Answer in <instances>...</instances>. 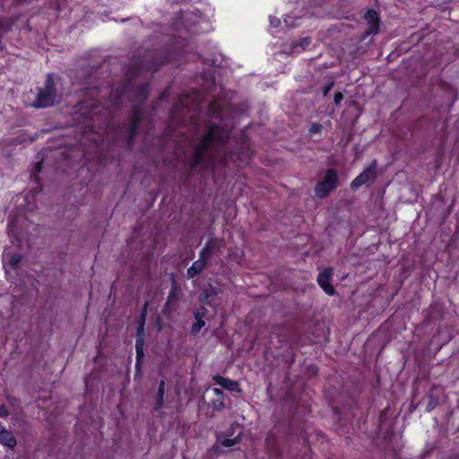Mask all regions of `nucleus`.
<instances>
[{"label": "nucleus", "instance_id": "obj_4", "mask_svg": "<svg viewBox=\"0 0 459 459\" xmlns=\"http://www.w3.org/2000/svg\"><path fill=\"white\" fill-rule=\"evenodd\" d=\"M127 246L133 249V238L127 241ZM153 247L152 248L148 247L146 249L143 247H141L140 252L131 250L130 271L133 277L139 276L143 280L150 277L151 264L153 257Z\"/></svg>", "mask_w": 459, "mask_h": 459}, {"label": "nucleus", "instance_id": "obj_24", "mask_svg": "<svg viewBox=\"0 0 459 459\" xmlns=\"http://www.w3.org/2000/svg\"><path fill=\"white\" fill-rule=\"evenodd\" d=\"M334 84H335L334 79L331 78V80L324 85V87L322 89V93H323L324 97H326L329 94V92L333 88Z\"/></svg>", "mask_w": 459, "mask_h": 459}, {"label": "nucleus", "instance_id": "obj_23", "mask_svg": "<svg viewBox=\"0 0 459 459\" xmlns=\"http://www.w3.org/2000/svg\"><path fill=\"white\" fill-rule=\"evenodd\" d=\"M428 403L426 405V411H433L438 404L439 401L437 396H435L432 393H429L428 395Z\"/></svg>", "mask_w": 459, "mask_h": 459}, {"label": "nucleus", "instance_id": "obj_8", "mask_svg": "<svg viewBox=\"0 0 459 459\" xmlns=\"http://www.w3.org/2000/svg\"><path fill=\"white\" fill-rule=\"evenodd\" d=\"M362 18L366 22L368 29L363 32L361 40H366L369 36H375L380 32L381 19L378 12L368 8L364 13Z\"/></svg>", "mask_w": 459, "mask_h": 459}, {"label": "nucleus", "instance_id": "obj_31", "mask_svg": "<svg viewBox=\"0 0 459 459\" xmlns=\"http://www.w3.org/2000/svg\"><path fill=\"white\" fill-rule=\"evenodd\" d=\"M9 415V410L5 404L0 405V417L6 418Z\"/></svg>", "mask_w": 459, "mask_h": 459}, {"label": "nucleus", "instance_id": "obj_20", "mask_svg": "<svg viewBox=\"0 0 459 459\" xmlns=\"http://www.w3.org/2000/svg\"><path fill=\"white\" fill-rule=\"evenodd\" d=\"M241 442V433L238 434L237 437H235L234 438H224L221 441V446H224V447H232L234 446L235 445H238Z\"/></svg>", "mask_w": 459, "mask_h": 459}, {"label": "nucleus", "instance_id": "obj_40", "mask_svg": "<svg viewBox=\"0 0 459 459\" xmlns=\"http://www.w3.org/2000/svg\"><path fill=\"white\" fill-rule=\"evenodd\" d=\"M319 342H320V341H319L318 339H316V338H315V339H313V340H312V342H315V343Z\"/></svg>", "mask_w": 459, "mask_h": 459}, {"label": "nucleus", "instance_id": "obj_39", "mask_svg": "<svg viewBox=\"0 0 459 459\" xmlns=\"http://www.w3.org/2000/svg\"><path fill=\"white\" fill-rule=\"evenodd\" d=\"M164 98H165V92H162V93L160 95L159 100H162Z\"/></svg>", "mask_w": 459, "mask_h": 459}, {"label": "nucleus", "instance_id": "obj_30", "mask_svg": "<svg viewBox=\"0 0 459 459\" xmlns=\"http://www.w3.org/2000/svg\"><path fill=\"white\" fill-rule=\"evenodd\" d=\"M343 100V94L341 91H335L333 96V101L335 105H339Z\"/></svg>", "mask_w": 459, "mask_h": 459}, {"label": "nucleus", "instance_id": "obj_25", "mask_svg": "<svg viewBox=\"0 0 459 459\" xmlns=\"http://www.w3.org/2000/svg\"><path fill=\"white\" fill-rule=\"evenodd\" d=\"M208 314V309L204 306H201L195 313L194 317L204 319Z\"/></svg>", "mask_w": 459, "mask_h": 459}, {"label": "nucleus", "instance_id": "obj_34", "mask_svg": "<svg viewBox=\"0 0 459 459\" xmlns=\"http://www.w3.org/2000/svg\"><path fill=\"white\" fill-rule=\"evenodd\" d=\"M34 169L37 173L40 172L42 169V161L37 162L34 166Z\"/></svg>", "mask_w": 459, "mask_h": 459}, {"label": "nucleus", "instance_id": "obj_10", "mask_svg": "<svg viewBox=\"0 0 459 459\" xmlns=\"http://www.w3.org/2000/svg\"><path fill=\"white\" fill-rule=\"evenodd\" d=\"M376 178V161H373L368 168H366L351 181V190L356 191L364 184L370 181H374Z\"/></svg>", "mask_w": 459, "mask_h": 459}, {"label": "nucleus", "instance_id": "obj_19", "mask_svg": "<svg viewBox=\"0 0 459 459\" xmlns=\"http://www.w3.org/2000/svg\"><path fill=\"white\" fill-rule=\"evenodd\" d=\"M311 44V38L304 37L298 41H295L291 44V51L296 52L297 48H299L302 50L307 49Z\"/></svg>", "mask_w": 459, "mask_h": 459}, {"label": "nucleus", "instance_id": "obj_38", "mask_svg": "<svg viewBox=\"0 0 459 459\" xmlns=\"http://www.w3.org/2000/svg\"><path fill=\"white\" fill-rule=\"evenodd\" d=\"M174 287H177V286H176V281L174 280V277L172 276L171 288H174Z\"/></svg>", "mask_w": 459, "mask_h": 459}, {"label": "nucleus", "instance_id": "obj_37", "mask_svg": "<svg viewBox=\"0 0 459 459\" xmlns=\"http://www.w3.org/2000/svg\"><path fill=\"white\" fill-rule=\"evenodd\" d=\"M3 35H4V33L2 31H0V48H2V38H3Z\"/></svg>", "mask_w": 459, "mask_h": 459}, {"label": "nucleus", "instance_id": "obj_17", "mask_svg": "<svg viewBox=\"0 0 459 459\" xmlns=\"http://www.w3.org/2000/svg\"><path fill=\"white\" fill-rule=\"evenodd\" d=\"M333 275V269L332 267H326L320 272L317 276V283L319 287H333L330 282Z\"/></svg>", "mask_w": 459, "mask_h": 459}, {"label": "nucleus", "instance_id": "obj_5", "mask_svg": "<svg viewBox=\"0 0 459 459\" xmlns=\"http://www.w3.org/2000/svg\"><path fill=\"white\" fill-rule=\"evenodd\" d=\"M56 86L52 74H48L43 88H39L32 104L34 108H45L54 106L56 98Z\"/></svg>", "mask_w": 459, "mask_h": 459}, {"label": "nucleus", "instance_id": "obj_33", "mask_svg": "<svg viewBox=\"0 0 459 459\" xmlns=\"http://www.w3.org/2000/svg\"><path fill=\"white\" fill-rule=\"evenodd\" d=\"M210 452L215 455H220L221 453L220 446L218 444L213 445L210 449Z\"/></svg>", "mask_w": 459, "mask_h": 459}, {"label": "nucleus", "instance_id": "obj_13", "mask_svg": "<svg viewBox=\"0 0 459 459\" xmlns=\"http://www.w3.org/2000/svg\"><path fill=\"white\" fill-rule=\"evenodd\" d=\"M209 261L199 255V259L195 261L186 271V276L193 279L200 275L208 266Z\"/></svg>", "mask_w": 459, "mask_h": 459}, {"label": "nucleus", "instance_id": "obj_18", "mask_svg": "<svg viewBox=\"0 0 459 459\" xmlns=\"http://www.w3.org/2000/svg\"><path fill=\"white\" fill-rule=\"evenodd\" d=\"M231 157H235L240 163H248L251 160V150L249 147L243 145L238 152H233Z\"/></svg>", "mask_w": 459, "mask_h": 459}, {"label": "nucleus", "instance_id": "obj_6", "mask_svg": "<svg viewBox=\"0 0 459 459\" xmlns=\"http://www.w3.org/2000/svg\"><path fill=\"white\" fill-rule=\"evenodd\" d=\"M147 303L144 305L142 312V322L139 324L136 329V339H135V365H134V377L142 375V366L144 359V321L147 313L146 310Z\"/></svg>", "mask_w": 459, "mask_h": 459}, {"label": "nucleus", "instance_id": "obj_26", "mask_svg": "<svg viewBox=\"0 0 459 459\" xmlns=\"http://www.w3.org/2000/svg\"><path fill=\"white\" fill-rule=\"evenodd\" d=\"M335 430L339 435H346L350 431V425L341 423Z\"/></svg>", "mask_w": 459, "mask_h": 459}, {"label": "nucleus", "instance_id": "obj_3", "mask_svg": "<svg viewBox=\"0 0 459 459\" xmlns=\"http://www.w3.org/2000/svg\"><path fill=\"white\" fill-rule=\"evenodd\" d=\"M228 138L229 133L221 126L215 123L210 124L206 133L195 148L189 162L190 170L195 171L199 167L203 170L206 169L208 165L212 164L214 160L213 157L208 154V152L213 149V144L223 145Z\"/></svg>", "mask_w": 459, "mask_h": 459}, {"label": "nucleus", "instance_id": "obj_22", "mask_svg": "<svg viewBox=\"0 0 459 459\" xmlns=\"http://www.w3.org/2000/svg\"><path fill=\"white\" fill-rule=\"evenodd\" d=\"M195 322L191 325V334L196 335L201 329L205 325V321L201 318L195 317Z\"/></svg>", "mask_w": 459, "mask_h": 459}, {"label": "nucleus", "instance_id": "obj_36", "mask_svg": "<svg viewBox=\"0 0 459 459\" xmlns=\"http://www.w3.org/2000/svg\"><path fill=\"white\" fill-rule=\"evenodd\" d=\"M325 292L329 296H333L335 292V289H323Z\"/></svg>", "mask_w": 459, "mask_h": 459}, {"label": "nucleus", "instance_id": "obj_16", "mask_svg": "<svg viewBox=\"0 0 459 459\" xmlns=\"http://www.w3.org/2000/svg\"><path fill=\"white\" fill-rule=\"evenodd\" d=\"M0 444L8 449H13L17 445V441L14 435L10 430L3 428L0 430Z\"/></svg>", "mask_w": 459, "mask_h": 459}, {"label": "nucleus", "instance_id": "obj_15", "mask_svg": "<svg viewBox=\"0 0 459 459\" xmlns=\"http://www.w3.org/2000/svg\"><path fill=\"white\" fill-rule=\"evenodd\" d=\"M165 386H166V380L164 378H162L159 382L158 390L155 394V403H154V407H153V410L155 411H160L164 408Z\"/></svg>", "mask_w": 459, "mask_h": 459}, {"label": "nucleus", "instance_id": "obj_28", "mask_svg": "<svg viewBox=\"0 0 459 459\" xmlns=\"http://www.w3.org/2000/svg\"><path fill=\"white\" fill-rule=\"evenodd\" d=\"M323 126L319 123H314L310 126L309 132L311 134H320L322 132Z\"/></svg>", "mask_w": 459, "mask_h": 459}, {"label": "nucleus", "instance_id": "obj_1", "mask_svg": "<svg viewBox=\"0 0 459 459\" xmlns=\"http://www.w3.org/2000/svg\"><path fill=\"white\" fill-rule=\"evenodd\" d=\"M170 53L166 49H152L145 51L143 58H136L134 56L130 65L126 73V78L122 83L112 88L109 94V100L114 108H118L124 97L133 88V77L142 72L155 73L161 65L170 63Z\"/></svg>", "mask_w": 459, "mask_h": 459}, {"label": "nucleus", "instance_id": "obj_35", "mask_svg": "<svg viewBox=\"0 0 459 459\" xmlns=\"http://www.w3.org/2000/svg\"><path fill=\"white\" fill-rule=\"evenodd\" d=\"M181 290V289H176V288L171 289V290H170V292H169V300L172 297H174V296L178 293V290Z\"/></svg>", "mask_w": 459, "mask_h": 459}, {"label": "nucleus", "instance_id": "obj_27", "mask_svg": "<svg viewBox=\"0 0 459 459\" xmlns=\"http://www.w3.org/2000/svg\"><path fill=\"white\" fill-rule=\"evenodd\" d=\"M21 0H0V12L5 10L9 4L20 2Z\"/></svg>", "mask_w": 459, "mask_h": 459}, {"label": "nucleus", "instance_id": "obj_14", "mask_svg": "<svg viewBox=\"0 0 459 459\" xmlns=\"http://www.w3.org/2000/svg\"><path fill=\"white\" fill-rule=\"evenodd\" d=\"M22 259V255L18 252H8L5 253L3 256L4 264L9 266L12 270L14 271L19 268Z\"/></svg>", "mask_w": 459, "mask_h": 459}, {"label": "nucleus", "instance_id": "obj_11", "mask_svg": "<svg viewBox=\"0 0 459 459\" xmlns=\"http://www.w3.org/2000/svg\"><path fill=\"white\" fill-rule=\"evenodd\" d=\"M213 397L208 403V405L212 409V412L222 411L226 408H230V405L226 404L227 395L220 388H212Z\"/></svg>", "mask_w": 459, "mask_h": 459}, {"label": "nucleus", "instance_id": "obj_21", "mask_svg": "<svg viewBox=\"0 0 459 459\" xmlns=\"http://www.w3.org/2000/svg\"><path fill=\"white\" fill-rule=\"evenodd\" d=\"M13 25V21L9 18H0V31L8 32Z\"/></svg>", "mask_w": 459, "mask_h": 459}, {"label": "nucleus", "instance_id": "obj_9", "mask_svg": "<svg viewBox=\"0 0 459 459\" xmlns=\"http://www.w3.org/2000/svg\"><path fill=\"white\" fill-rule=\"evenodd\" d=\"M224 246L225 243L222 238H209L204 247L199 252V255L210 262L212 255H219L221 254Z\"/></svg>", "mask_w": 459, "mask_h": 459}, {"label": "nucleus", "instance_id": "obj_2", "mask_svg": "<svg viewBox=\"0 0 459 459\" xmlns=\"http://www.w3.org/2000/svg\"><path fill=\"white\" fill-rule=\"evenodd\" d=\"M152 86L149 82L135 85L133 82V88L129 91V101L132 103L126 123L125 124V137L126 147L131 150L135 143V139L140 130V126L144 118V104L150 97Z\"/></svg>", "mask_w": 459, "mask_h": 459}, {"label": "nucleus", "instance_id": "obj_7", "mask_svg": "<svg viewBox=\"0 0 459 459\" xmlns=\"http://www.w3.org/2000/svg\"><path fill=\"white\" fill-rule=\"evenodd\" d=\"M338 186V174L334 169H327L325 178L322 181L316 183L315 186V194L320 198H326L329 194Z\"/></svg>", "mask_w": 459, "mask_h": 459}, {"label": "nucleus", "instance_id": "obj_12", "mask_svg": "<svg viewBox=\"0 0 459 459\" xmlns=\"http://www.w3.org/2000/svg\"><path fill=\"white\" fill-rule=\"evenodd\" d=\"M212 380L216 385H221L222 388H224L230 392L237 393V394L243 393V390L240 387L239 383L236 380H232L229 377H222L220 375L213 376Z\"/></svg>", "mask_w": 459, "mask_h": 459}, {"label": "nucleus", "instance_id": "obj_29", "mask_svg": "<svg viewBox=\"0 0 459 459\" xmlns=\"http://www.w3.org/2000/svg\"><path fill=\"white\" fill-rule=\"evenodd\" d=\"M204 296L207 298L210 295H218L220 292H221V289H204Z\"/></svg>", "mask_w": 459, "mask_h": 459}, {"label": "nucleus", "instance_id": "obj_32", "mask_svg": "<svg viewBox=\"0 0 459 459\" xmlns=\"http://www.w3.org/2000/svg\"><path fill=\"white\" fill-rule=\"evenodd\" d=\"M181 108L180 102L176 103L170 110V116L173 117Z\"/></svg>", "mask_w": 459, "mask_h": 459}, {"label": "nucleus", "instance_id": "obj_41", "mask_svg": "<svg viewBox=\"0 0 459 459\" xmlns=\"http://www.w3.org/2000/svg\"><path fill=\"white\" fill-rule=\"evenodd\" d=\"M384 413H385V411H381V413H380V418H381V419L383 418Z\"/></svg>", "mask_w": 459, "mask_h": 459}]
</instances>
